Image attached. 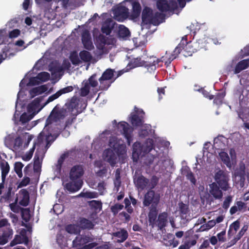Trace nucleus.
Masks as SVG:
<instances>
[{"label": "nucleus", "mask_w": 249, "mask_h": 249, "mask_svg": "<svg viewBox=\"0 0 249 249\" xmlns=\"http://www.w3.org/2000/svg\"><path fill=\"white\" fill-rule=\"evenodd\" d=\"M79 100L78 99L75 97H73L69 102L66 103L63 107L59 104L56 105L53 109L46 121L47 125H50L53 122L56 123L63 120L65 117L69 116L66 121L64 127L60 128L62 130L65 129L72 123L76 116L82 112L81 109H79Z\"/></svg>", "instance_id": "f257e3e1"}, {"label": "nucleus", "mask_w": 249, "mask_h": 249, "mask_svg": "<svg viewBox=\"0 0 249 249\" xmlns=\"http://www.w3.org/2000/svg\"><path fill=\"white\" fill-rule=\"evenodd\" d=\"M49 125H47L45 123V125L43 130L39 133L37 138L34 142V143H36V145H39L43 142L44 139L46 141V147L48 148L51 144L54 141L56 138L59 136L61 132L62 129H59L57 131V133L52 135L51 131H48Z\"/></svg>", "instance_id": "f03ea898"}, {"label": "nucleus", "mask_w": 249, "mask_h": 249, "mask_svg": "<svg viewBox=\"0 0 249 249\" xmlns=\"http://www.w3.org/2000/svg\"><path fill=\"white\" fill-rule=\"evenodd\" d=\"M153 148L154 141L152 139H147L142 145L140 142H135L133 144V156L137 155L139 158L140 156H144L150 152Z\"/></svg>", "instance_id": "7ed1b4c3"}, {"label": "nucleus", "mask_w": 249, "mask_h": 249, "mask_svg": "<svg viewBox=\"0 0 249 249\" xmlns=\"http://www.w3.org/2000/svg\"><path fill=\"white\" fill-rule=\"evenodd\" d=\"M160 199L159 195L156 194L153 190H149L144 195L143 204L145 207L149 206L150 204V207H157Z\"/></svg>", "instance_id": "20e7f679"}, {"label": "nucleus", "mask_w": 249, "mask_h": 249, "mask_svg": "<svg viewBox=\"0 0 249 249\" xmlns=\"http://www.w3.org/2000/svg\"><path fill=\"white\" fill-rule=\"evenodd\" d=\"M157 9L161 12L174 11L178 8V3L174 0L169 2L167 0H158L156 2Z\"/></svg>", "instance_id": "39448f33"}, {"label": "nucleus", "mask_w": 249, "mask_h": 249, "mask_svg": "<svg viewBox=\"0 0 249 249\" xmlns=\"http://www.w3.org/2000/svg\"><path fill=\"white\" fill-rule=\"evenodd\" d=\"M215 180L220 188L227 191L229 188L228 181L229 180L228 174L223 170H219L215 174Z\"/></svg>", "instance_id": "423d86ee"}, {"label": "nucleus", "mask_w": 249, "mask_h": 249, "mask_svg": "<svg viewBox=\"0 0 249 249\" xmlns=\"http://www.w3.org/2000/svg\"><path fill=\"white\" fill-rule=\"evenodd\" d=\"M114 70L111 69H107L99 79L100 84V89L101 90H107L110 87V84L107 81L112 79L114 76Z\"/></svg>", "instance_id": "0eeeda50"}, {"label": "nucleus", "mask_w": 249, "mask_h": 249, "mask_svg": "<svg viewBox=\"0 0 249 249\" xmlns=\"http://www.w3.org/2000/svg\"><path fill=\"white\" fill-rule=\"evenodd\" d=\"M118 128L127 140L128 145L132 142V129L129 124L125 122H121L118 124Z\"/></svg>", "instance_id": "6e6552de"}, {"label": "nucleus", "mask_w": 249, "mask_h": 249, "mask_svg": "<svg viewBox=\"0 0 249 249\" xmlns=\"http://www.w3.org/2000/svg\"><path fill=\"white\" fill-rule=\"evenodd\" d=\"M113 14L115 19L120 22H123L127 18H129L128 9L124 6H120L115 8Z\"/></svg>", "instance_id": "1a4fd4ad"}, {"label": "nucleus", "mask_w": 249, "mask_h": 249, "mask_svg": "<svg viewBox=\"0 0 249 249\" xmlns=\"http://www.w3.org/2000/svg\"><path fill=\"white\" fill-rule=\"evenodd\" d=\"M84 173V168L81 165L73 166L71 169L69 178L71 180H82L81 178Z\"/></svg>", "instance_id": "9d476101"}, {"label": "nucleus", "mask_w": 249, "mask_h": 249, "mask_svg": "<svg viewBox=\"0 0 249 249\" xmlns=\"http://www.w3.org/2000/svg\"><path fill=\"white\" fill-rule=\"evenodd\" d=\"M164 59L163 58H156L154 56H150L148 60H143V67L146 68L148 70H155L156 69V66H161L160 63H162Z\"/></svg>", "instance_id": "9b49d317"}, {"label": "nucleus", "mask_w": 249, "mask_h": 249, "mask_svg": "<svg viewBox=\"0 0 249 249\" xmlns=\"http://www.w3.org/2000/svg\"><path fill=\"white\" fill-rule=\"evenodd\" d=\"M205 38L196 40V42L193 43V45L191 44V50H189L187 53H183V55L185 56H191L195 52L201 49L205 48L207 44Z\"/></svg>", "instance_id": "f8f14e48"}, {"label": "nucleus", "mask_w": 249, "mask_h": 249, "mask_svg": "<svg viewBox=\"0 0 249 249\" xmlns=\"http://www.w3.org/2000/svg\"><path fill=\"white\" fill-rule=\"evenodd\" d=\"M81 40L84 47L86 50L91 51L94 48V46L91 40V35L88 30H85L83 32Z\"/></svg>", "instance_id": "ddd939ff"}, {"label": "nucleus", "mask_w": 249, "mask_h": 249, "mask_svg": "<svg viewBox=\"0 0 249 249\" xmlns=\"http://www.w3.org/2000/svg\"><path fill=\"white\" fill-rule=\"evenodd\" d=\"M13 234L11 227H5L0 230V245H4L12 238Z\"/></svg>", "instance_id": "4468645a"}, {"label": "nucleus", "mask_w": 249, "mask_h": 249, "mask_svg": "<svg viewBox=\"0 0 249 249\" xmlns=\"http://www.w3.org/2000/svg\"><path fill=\"white\" fill-rule=\"evenodd\" d=\"M182 48L183 46H181V44H179L175 49L173 53L170 54L167 53V52H166L165 55L161 57L164 59L163 62H165V65L168 66L171 62L177 57L178 54L182 51Z\"/></svg>", "instance_id": "2eb2a0df"}, {"label": "nucleus", "mask_w": 249, "mask_h": 249, "mask_svg": "<svg viewBox=\"0 0 249 249\" xmlns=\"http://www.w3.org/2000/svg\"><path fill=\"white\" fill-rule=\"evenodd\" d=\"M93 240V238L89 235H79L76 236L72 241L73 247H81L86 244L92 242Z\"/></svg>", "instance_id": "dca6fc26"}, {"label": "nucleus", "mask_w": 249, "mask_h": 249, "mask_svg": "<svg viewBox=\"0 0 249 249\" xmlns=\"http://www.w3.org/2000/svg\"><path fill=\"white\" fill-rule=\"evenodd\" d=\"M69 182L65 184L64 187L65 189L70 192L74 193L79 190L83 185L82 180H71Z\"/></svg>", "instance_id": "f3484780"}, {"label": "nucleus", "mask_w": 249, "mask_h": 249, "mask_svg": "<svg viewBox=\"0 0 249 249\" xmlns=\"http://www.w3.org/2000/svg\"><path fill=\"white\" fill-rule=\"evenodd\" d=\"M132 4V10L131 14L129 15V19L135 20L139 17L142 11V7L138 1H134Z\"/></svg>", "instance_id": "a211bd4d"}, {"label": "nucleus", "mask_w": 249, "mask_h": 249, "mask_svg": "<svg viewBox=\"0 0 249 249\" xmlns=\"http://www.w3.org/2000/svg\"><path fill=\"white\" fill-rule=\"evenodd\" d=\"M105 159L111 165L116 163L117 157L113 150L108 148L106 149L103 153Z\"/></svg>", "instance_id": "6ab92c4d"}, {"label": "nucleus", "mask_w": 249, "mask_h": 249, "mask_svg": "<svg viewBox=\"0 0 249 249\" xmlns=\"http://www.w3.org/2000/svg\"><path fill=\"white\" fill-rule=\"evenodd\" d=\"M158 214L157 207H150L148 214V222L149 225L154 228L156 224V219Z\"/></svg>", "instance_id": "aec40b11"}, {"label": "nucleus", "mask_w": 249, "mask_h": 249, "mask_svg": "<svg viewBox=\"0 0 249 249\" xmlns=\"http://www.w3.org/2000/svg\"><path fill=\"white\" fill-rule=\"evenodd\" d=\"M210 194L215 199H220L223 196V193L220 189V187L215 182H213L210 185Z\"/></svg>", "instance_id": "412c9836"}, {"label": "nucleus", "mask_w": 249, "mask_h": 249, "mask_svg": "<svg viewBox=\"0 0 249 249\" xmlns=\"http://www.w3.org/2000/svg\"><path fill=\"white\" fill-rule=\"evenodd\" d=\"M168 218V213L167 212H164L160 213L157 220V225L159 229L162 230L165 227H166Z\"/></svg>", "instance_id": "4be33fe9"}, {"label": "nucleus", "mask_w": 249, "mask_h": 249, "mask_svg": "<svg viewBox=\"0 0 249 249\" xmlns=\"http://www.w3.org/2000/svg\"><path fill=\"white\" fill-rule=\"evenodd\" d=\"M137 187L141 190L144 189L149 183V180L145 178L143 176L141 175L138 177L134 181Z\"/></svg>", "instance_id": "5701e85b"}, {"label": "nucleus", "mask_w": 249, "mask_h": 249, "mask_svg": "<svg viewBox=\"0 0 249 249\" xmlns=\"http://www.w3.org/2000/svg\"><path fill=\"white\" fill-rule=\"evenodd\" d=\"M115 25L117 26V24L111 20L106 21L102 25L101 31L106 35H109Z\"/></svg>", "instance_id": "b1692460"}, {"label": "nucleus", "mask_w": 249, "mask_h": 249, "mask_svg": "<svg viewBox=\"0 0 249 249\" xmlns=\"http://www.w3.org/2000/svg\"><path fill=\"white\" fill-rule=\"evenodd\" d=\"M153 14V11L150 8L145 7L142 12V22L145 23H149Z\"/></svg>", "instance_id": "393cba45"}, {"label": "nucleus", "mask_w": 249, "mask_h": 249, "mask_svg": "<svg viewBox=\"0 0 249 249\" xmlns=\"http://www.w3.org/2000/svg\"><path fill=\"white\" fill-rule=\"evenodd\" d=\"M143 60L140 57L134 58L131 60L126 67L127 70H131L139 67H143Z\"/></svg>", "instance_id": "a878e982"}, {"label": "nucleus", "mask_w": 249, "mask_h": 249, "mask_svg": "<svg viewBox=\"0 0 249 249\" xmlns=\"http://www.w3.org/2000/svg\"><path fill=\"white\" fill-rule=\"evenodd\" d=\"M79 224L80 228L83 230H91L94 228L95 225L92 222L85 217L80 218Z\"/></svg>", "instance_id": "bb28decb"}, {"label": "nucleus", "mask_w": 249, "mask_h": 249, "mask_svg": "<svg viewBox=\"0 0 249 249\" xmlns=\"http://www.w3.org/2000/svg\"><path fill=\"white\" fill-rule=\"evenodd\" d=\"M112 235L113 236L119 238L118 240V242L119 243L124 242L128 236V232L124 229H121L119 231L113 232Z\"/></svg>", "instance_id": "cd10ccee"}, {"label": "nucleus", "mask_w": 249, "mask_h": 249, "mask_svg": "<svg viewBox=\"0 0 249 249\" xmlns=\"http://www.w3.org/2000/svg\"><path fill=\"white\" fill-rule=\"evenodd\" d=\"M0 169L1 170V179L5 180L6 177L10 171V166L7 161L2 160L0 163Z\"/></svg>", "instance_id": "c85d7f7f"}, {"label": "nucleus", "mask_w": 249, "mask_h": 249, "mask_svg": "<svg viewBox=\"0 0 249 249\" xmlns=\"http://www.w3.org/2000/svg\"><path fill=\"white\" fill-rule=\"evenodd\" d=\"M164 18V15L156 12L154 14H153L152 18L150 19V23L153 24L154 25H159L161 23Z\"/></svg>", "instance_id": "c756f323"}, {"label": "nucleus", "mask_w": 249, "mask_h": 249, "mask_svg": "<svg viewBox=\"0 0 249 249\" xmlns=\"http://www.w3.org/2000/svg\"><path fill=\"white\" fill-rule=\"evenodd\" d=\"M249 66V59H244L239 61L236 65L234 69L235 74L239 73L242 71L246 69Z\"/></svg>", "instance_id": "7c9ffc66"}, {"label": "nucleus", "mask_w": 249, "mask_h": 249, "mask_svg": "<svg viewBox=\"0 0 249 249\" xmlns=\"http://www.w3.org/2000/svg\"><path fill=\"white\" fill-rule=\"evenodd\" d=\"M182 173L186 177L187 179L189 180L191 182L195 185L196 183V179L193 173L191 171L188 166H185L182 169Z\"/></svg>", "instance_id": "2f4dec72"}, {"label": "nucleus", "mask_w": 249, "mask_h": 249, "mask_svg": "<svg viewBox=\"0 0 249 249\" xmlns=\"http://www.w3.org/2000/svg\"><path fill=\"white\" fill-rule=\"evenodd\" d=\"M41 164H42V160H40L39 158V156L37 153V152L35 154L34 158V165H33V169L34 172L36 173H40L41 172Z\"/></svg>", "instance_id": "473e14b6"}, {"label": "nucleus", "mask_w": 249, "mask_h": 249, "mask_svg": "<svg viewBox=\"0 0 249 249\" xmlns=\"http://www.w3.org/2000/svg\"><path fill=\"white\" fill-rule=\"evenodd\" d=\"M43 97L40 96L35 98L28 106V110L30 112L35 111L39 107L40 103L43 100Z\"/></svg>", "instance_id": "72a5a7b5"}, {"label": "nucleus", "mask_w": 249, "mask_h": 249, "mask_svg": "<svg viewBox=\"0 0 249 249\" xmlns=\"http://www.w3.org/2000/svg\"><path fill=\"white\" fill-rule=\"evenodd\" d=\"M130 122L133 126H141L144 122L143 117L142 116H140L137 114H131Z\"/></svg>", "instance_id": "f704fd0d"}, {"label": "nucleus", "mask_w": 249, "mask_h": 249, "mask_svg": "<svg viewBox=\"0 0 249 249\" xmlns=\"http://www.w3.org/2000/svg\"><path fill=\"white\" fill-rule=\"evenodd\" d=\"M22 195V198L19 201V204L22 206L26 207L29 203V193L26 189H22L20 191Z\"/></svg>", "instance_id": "c9c22d12"}, {"label": "nucleus", "mask_w": 249, "mask_h": 249, "mask_svg": "<svg viewBox=\"0 0 249 249\" xmlns=\"http://www.w3.org/2000/svg\"><path fill=\"white\" fill-rule=\"evenodd\" d=\"M28 242V237L26 235H23L22 237L19 235H16L14 239L10 242V246L13 247L17 244L22 243H27Z\"/></svg>", "instance_id": "e433bc0d"}, {"label": "nucleus", "mask_w": 249, "mask_h": 249, "mask_svg": "<svg viewBox=\"0 0 249 249\" xmlns=\"http://www.w3.org/2000/svg\"><path fill=\"white\" fill-rule=\"evenodd\" d=\"M234 174L235 176L240 178V179H245L246 177V166L244 163H241L239 167L235 171Z\"/></svg>", "instance_id": "4c0bfd02"}, {"label": "nucleus", "mask_w": 249, "mask_h": 249, "mask_svg": "<svg viewBox=\"0 0 249 249\" xmlns=\"http://www.w3.org/2000/svg\"><path fill=\"white\" fill-rule=\"evenodd\" d=\"M96 43L97 48L101 50H103L106 45L109 44L107 43V37L101 34L97 38Z\"/></svg>", "instance_id": "58836bf2"}, {"label": "nucleus", "mask_w": 249, "mask_h": 249, "mask_svg": "<svg viewBox=\"0 0 249 249\" xmlns=\"http://www.w3.org/2000/svg\"><path fill=\"white\" fill-rule=\"evenodd\" d=\"M46 90V88L42 85L32 89L30 91V95L32 98L44 92Z\"/></svg>", "instance_id": "ea45409f"}, {"label": "nucleus", "mask_w": 249, "mask_h": 249, "mask_svg": "<svg viewBox=\"0 0 249 249\" xmlns=\"http://www.w3.org/2000/svg\"><path fill=\"white\" fill-rule=\"evenodd\" d=\"M219 157L223 163L226 164L228 167H231V162L230 158L227 152L221 151L219 154Z\"/></svg>", "instance_id": "a19ab883"}, {"label": "nucleus", "mask_w": 249, "mask_h": 249, "mask_svg": "<svg viewBox=\"0 0 249 249\" xmlns=\"http://www.w3.org/2000/svg\"><path fill=\"white\" fill-rule=\"evenodd\" d=\"M240 227V222L238 220H236L233 222L230 226L229 230L228 231V236H231V235H233L234 233L236 232L238 230Z\"/></svg>", "instance_id": "79ce46f5"}, {"label": "nucleus", "mask_w": 249, "mask_h": 249, "mask_svg": "<svg viewBox=\"0 0 249 249\" xmlns=\"http://www.w3.org/2000/svg\"><path fill=\"white\" fill-rule=\"evenodd\" d=\"M109 146L118 154H121V151H120V148H121V145L118 143L117 140L115 138H113L109 140Z\"/></svg>", "instance_id": "37998d69"}, {"label": "nucleus", "mask_w": 249, "mask_h": 249, "mask_svg": "<svg viewBox=\"0 0 249 249\" xmlns=\"http://www.w3.org/2000/svg\"><path fill=\"white\" fill-rule=\"evenodd\" d=\"M130 32L127 28L123 25L118 26V35L120 37H125L130 36Z\"/></svg>", "instance_id": "c03bdc74"}, {"label": "nucleus", "mask_w": 249, "mask_h": 249, "mask_svg": "<svg viewBox=\"0 0 249 249\" xmlns=\"http://www.w3.org/2000/svg\"><path fill=\"white\" fill-rule=\"evenodd\" d=\"M115 179L114 180V184L115 187L117 190L120 187L121 185V170L120 168H117L115 171Z\"/></svg>", "instance_id": "a18cd8bd"}, {"label": "nucleus", "mask_w": 249, "mask_h": 249, "mask_svg": "<svg viewBox=\"0 0 249 249\" xmlns=\"http://www.w3.org/2000/svg\"><path fill=\"white\" fill-rule=\"evenodd\" d=\"M82 84L83 86L80 90V95L81 96L85 97L89 94L90 87L85 81L83 82Z\"/></svg>", "instance_id": "49530a36"}, {"label": "nucleus", "mask_w": 249, "mask_h": 249, "mask_svg": "<svg viewBox=\"0 0 249 249\" xmlns=\"http://www.w3.org/2000/svg\"><path fill=\"white\" fill-rule=\"evenodd\" d=\"M79 56L81 60L85 62H89L92 59V56L90 53L85 50L82 51L80 52Z\"/></svg>", "instance_id": "de8ad7c7"}, {"label": "nucleus", "mask_w": 249, "mask_h": 249, "mask_svg": "<svg viewBox=\"0 0 249 249\" xmlns=\"http://www.w3.org/2000/svg\"><path fill=\"white\" fill-rule=\"evenodd\" d=\"M180 44H181V46H183L182 50L184 49V53H187V52H188V51L191 49V41L190 42H187V37L186 36H184L182 37L181 42Z\"/></svg>", "instance_id": "09e8293b"}, {"label": "nucleus", "mask_w": 249, "mask_h": 249, "mask_svg": "<svg viewBox=\"0 0 249 249\" xmlns=\"http://www.w3.org/2000/svg\"><path fill=\"white\" fill-rule=\"evenodd\" d=\"M96 75L97 74L96 73L92 74L89 78L88 80H85V82L88 83L89 85L92 88L97 87L98 83L96 80Z\"/></svg>", "instance_id": "8fccbe9b"}, {"label": "nucleus", "mask_w": 249, "mask_h": 249, "mask_svg": "<svg viewBox=\"0 0 249 249\" xmlns=\"http://www.w3.org/2000/svg\"><path fill=\"white\" fill-rule=\"evenodd\" d=\"M70 59L72 64L74 65H78L81 62L77 53L75 51H73L71 53Z\"/></svg>", "instance_id": "3c124183"}, {"label": "nucleus", "mask_w": 249, "mask_h": 249, "mask_svg": "<svg viewBox=\"0 0 249 249\" xmlns=\"http://www.w3.org/2000/svg\"><path fill=\"white\" fill-rule=\"evenodd\" d=\"M225 95L226 93L225 92L217 93L213 100V103L217 105L221 104Z\"/></svg>", "instance_id": "603ef678"}, {"label": "nucleus", "mask_w": 249, "mask_h": 249, "mask_svg": "<svg viewBox=\"0 0 249 249\" xmlns=\"http://www.w3.org/2000/svg\"><path fill=\"white\" fill-rule=\"evenodd\" d=\"M36 143H34L33 147L30 149L29 152L22 157V159L23 160L29 161L31 159L36 148Z\"/></svg>", "instance_id": "864d4df0"}, {"label": "nucleus", "mask_w": 249, "mask_h": 249, "mask_svg": "<svg viewBox=\"0 0 249 249\" xmlns=\"http://www.w3.org/2000/svg\"><path fill=\"white\" fill-rule=\"evenodd\" d=\"M37 78L40 81L45 82L49 80L50 75L48 72L43 71L37 74Z\"/></svg>", "instance_id": "5fc2aeb1"}, {"label": "nucleus", "mask_w": 249, "mask_h": 249, "mask_svg": "<svg viewBox=\"0 0 249 249\" xmlns=\"http://www.w3.org/2000/svg\"><path fill=\"white\" fill-rule=\"evenodd\" d=\"M33 118L32 114H27L26 113H23L20 117L19 121L22 124H25L30 121Z\"/></svg>", "instance_id": "6e6d98bb"}, {"label": "nucleus", "mask_w": 249, "mask_h": 249, "mask_svg": "<svg viewBox=\"0 0 249 249\" xmlns=\"http://www.w3.org/2000/svg\"><path fill=\"white\" fill-rule=\"evenodd\" d=\"M79 196L88 198H97L98 195L95 192H86L85 193H81Z\"/></svg>", "instance_id": "4d7b16f0"}, {"label": "nucleus", "mask_w": 249, "mask_h": 249, "mask_svg": "<svg viewBox=\"0 0 249 249\" xmlns=\"http://www.w3.org/2000/svg\"><path fill=\"white\" fill-rule=\"evenodd\" d=\"M21 216L22 219L26 222L29 221L31 218L29 210L28 209H23L21 211Z\"/></svg>", "instance_id": "13d9d810"}, {"label": "nucleus", "mask_w": 249, "mask_h": 249, "mask_svg": "<svg viewBox=\"0 0 249 249\" xmlns=\"http://www.w3.org/2000/svg\"><path fill=\"white\" fill-rule=\"evenodd\" d=\"M124 208V205L121 204L116 203L110 208L111 212L114 215H116L118 212Z\"/></svg>", "instance_id": "bf43d9fd"}, {"label": "nucleus", "mask_w": 249, "mask_h": 249, "mask_svg": "<svg viewBox=\"0 0 249 249\" xmlns=\"http://www.w3.org/2000/svg\"><path fill=\"white\" fill-rule=\"evenodd\" d=\"M60 95H59V93L58 91H57L55 93H54V94H53L51 96H50V97H49V98H48L47 101L45 102V103L44 104V105L40 108H39L37 112H38L39 111H40L45 105H46L47 104H48L49 103L51 102H52L53 101V100H54L55 99L58 98Z\"/></svg>", "instance_id": "052dcab7"}, {"label": "nucleus", "mask_w": 249, "mask_h": 249, "mask_svg": "<svg viewBox=\"0 0 249 249\" xmlns=\"http://www.w3.org/2000/svg\"><path fill=\"white\" fill-rule=\"evenodd\" d=\"M179 211L182 214H186L189 212L188 206L181 202L179 203Z\"/></svg>", "instance_id": "680f3d73"}, {"label": "nucleus", "mask_w": 249, "mask_h": 249, "mask_svg": "<svg viewBox=\"0 0 249 249\" xmlns=\"http://www.w3.org/2000/svg\"><path fill=\"white\" fill-rule=\"evenodd\" d=\"M63 68L58 65H50L49 70L53 72H60L63 71Z\"/></svg>", "instance_id": "e2e57ef3"}, {"label": "nucleus", "mask_w": 249, "mask_h": 249, "mask_svg": "<svg viewBox=\"0 0 249 249\" xmlns=\"http://www.w3.org/2000/svg\"><path fill=\"white\" fill-rule=\"evenodd\" d=\"M66 157L65 154L62 155L57 160V163L56 164V168L59 171H60L62 167V164Z\"/></svg>", "instance_id": "0e129e2a"}, {"label": "nucleus", "mask_w": 249, "mask_h": 249, "mask_svg": "<svg viewBox=\"0 0 249 249\" xmlns=\"http://www.w3.org/2000/svg\"><path fill=\"white\" fill-rule=\"evenodd\" d=\"M89 205L91 207L97 209L102 207V203L100 201L93 200L89 202Z\"/></svg>", "instance_id": "69168bd1"}, {"label": "nucleus", "mask_w": 249, "mask_h": 249, "mask_svg": "<svg viewBox=\"0 0 249 249\" xmlns=\"http://www.w3.org/2000/svg\"><path fill=\"white\" fill-rule=\"evenodd\" d=\"M159 180V178H158L156 176H153L152 178H151V181L149 184V186L150 189L154 188L156 185L158 184Z\"/></svg>", "instance_id": "338daca9"}, {"label": "nucleus", "mask_w": 249, "mask_h": 249, "mask_svg": "<svg viewBox=\"0 0 249 249\" xmlns=\"http://www.w3.org/2000/svg\"><path fill=\"white\" fill-rule=\"evenodd\" d=\"M232 201V197L231 196H228L223 202L222 205L223 208L224 209H227L230 205L231 202Z\"/></svg>", "instance_id": "774afa93"}]
</instances>
